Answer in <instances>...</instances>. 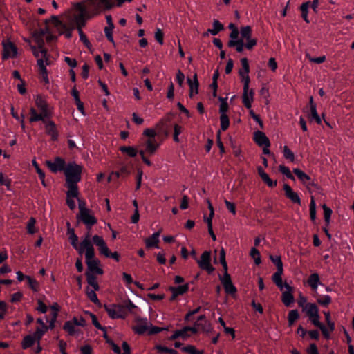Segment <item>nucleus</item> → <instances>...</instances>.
Here are the masks:
<instances>
[{
    "label": "nucleus",
    "instance_id": "nucleus-21",
    "mask_svg": "<svg viewBox=\"0 0 354 354\" xmlns=\"http://www.w3.org/2000/svg\"><path fill=\"white\" fill-rule=\"evenodd\" d=\"M293 173L297 176V178L301 181V183L305 185L307 189H309L308 183L311 180L310 177L304 173L303 171L298 168H295L293 169Z\"/></svg>",
    "mask_w": 354,
    "mask_h": 354
},
{
    "label": "nucleus",
    "instance_id": "nucleus-32",
    "mask_svg": "<svg viewBox=\"0 0 354 354\" xmlns=\"http://www.w3.org/2000/svg\"><path fill=\"white\" fill-rule=\"evenodd\" d=\"M213 29H208L207 32H210L212 35H217L220 31L224 29L223 25L217 19L213 21Z\"/></svg>",
    "mask_w": 354,
    "mask_h": 354
},
{
    "label": "nucleus",
    "instance_id": "nucleus-41",
    "mask_svg": "<svg viewBox=\"0 0 354 354\" xmlns=\"http://www.w3.org/2000/svg\"><path fill=\"white\" fill-rule=\"evenodd\" d=\"M322 208L324 210V221L326 224V226H328L330 223V216L332 214V210L330 208L326 206V205L324 204L322 205Z\"/></svg>",
    "mask_w": 354,
    "mask_h": 354
},
{
    "label": "nucleus",
    "instance_id": "nucleus-29",
    "mask_svg": "<svg viewBox=\"0 0 354 354\" xmlns=\"http://www.w3.org/2000/svg\"><path fill=\"white\" fill-rule=\"evenodd\" d=\"M86 276L87 283L90 286H91L94 288L95 290H96V291L99 290L100 286L96 281V277L90 272H86Z\"/></svg>",
    "mask_w": 354,
    "mask_h": 354
},
{
    "label": "nucleus",
    "instance_id": "nucleus-4",
    "mask_svg": "<svg viewBox=\"0 0 354 354\" xmlns=\"http://www.w3.org/2000/svg\"><path fill=\"white\" fill-rule=\"evenodd\" d=\"M104 308L109 316L112 319H125L127 316V307L124 305H104Z\"/></svg>",
    "mask_w": 354,
    "mask_h": 354
},
{
    "label": "nucleus",
    "instance_id": "nucleus-1",
    "mask_svg": "<svg viewBox=\"0 0 354 354\" xmlns=\"http://www.w3.org/2000/svg\"><path fill=\"white\" fill-rule=\"evenodd\" d=\"M35 104L40 113H38L35 108L31 107L30 109V118L29 119L30 122L49 119L51 118L53 115V108L50 106L41 96H37Z\"/></svg>",
    "mask_w": 354,
    "mask_h": 354
},
{
    "label": "nucleus",
    "instance_id": "nucleus-49",
    "mask_svg": "<svg viewBox=\"0 0 354 354\" xmlns=\"http://www.w3.org/2000/svg\"><path fill=\"white\" fill-rule=\"evenodd\" d=\"M32 165L35 167V169L39 175V177L40 180H41L42 185L44 186H46L44 172L39 168L38 164L37 163V162L35 160L32 161Z\"/></svg>",
    "mask_w": 354,
    "mask_h": 354
},
{
    "label": "nucleus",
    "instance_id": "nucleus-46",
    "mask_svg": "<svg viewBox=\"0 0 354 354\" xmlns=\"http://www.w3.org/2000/svg\"><path fill=\"white\" fill-rule=\"evenodd\" d=\"M182 351L189 354H203V351H199L194 346L188 345L182 348Z\"/></svg>",
    "mask_w": 354,
    "mask_h": 354
},
{
    "label": "nucleus",
    "instance_id": "nucleus-12",
    "mask_svg": "<svg viewBox=\"0 0 354 354\" xmlns=\"http://www.w3.org/2000/svg\"><path fill=\"white\" fill-rule=\"evenodd\" d=\"M46 165L53 172L64 171L66 167L64 160L59 157L55 158L53 162L49 160L46 161Z\"/></svg>",
    "mask_w": 354,
    "mask_h": 354
},
{
    "label": "nucleus",
    "instance_id": "nucleus-23",
    "mask_svg": "<svg viewBox=\"0 0 354 354\" xmlns=\"http://www.w3.org/2000/svg\"><path fill=\"white\" fill-rule=\"evenodd\" d=\"M303 311L306 312V315L310 317L315 316L316 314L319 313V309L315 304L308 303L305 306Z\"/></svg>",
    "mask_w": 354,
    "mask_h": 354
},
{
    "label": "nucleus",
    "instance_id": "nucleus-36",
    "mask_svg": "<svg viewBox=\"0 0 354 354\" xmlns=\"http://www.w3.org/2000/svg\"><path fill=\"white\" fill-rule=\"evenodd\" d=\"M75 8H76L77 10H78L80 11L79 14L87 15V18L88 19L92 18V17H89L90 12H89L88 9V0H86L85 1V5H82L80 3H77L76 4V6H75Z\"/></svg>",
    "mask_w": 354,
    "mask_h": 354
},
{
    "label": "nucleus",
    "instance_id": "nucleus-27",
    "mask_svg": "<svg viewBox=\"0 0 354 354\" xmlns=\"http://www.w3.org/2000/svg\"><path fill=\"white\" fill-rule=\"evenodd\" d=\"M283 268L277 269V271L272 276V281L274 283L282 290L284 285L282 283L281 275L283 274Z\"/></svg>",
    "mask_w": 354,
    "mask_h": 354
},
{
    "label": "nucleus",
    "instance_id": "nucleus-47",
    "mask_svg": "<svg viewBox=\"0 0 354 354\" xmlns=\"http://www.w3.org/2000/svg\"><path fill=\"white\" fill-rule=\"evenodd\" d=\"M283 156L286 159L289 160L291 162L295 161V155L293 152L288 148V146L283 147Z\"/></svg>",
    "mask_w": 354,
    "mask_h": 354
},
{
    "label": "nucleus",
    "instance_id": "nucleus-3",
    "mask_svg": "<svg viewBox=\"0 0 354 354\" xmlns=\"http://www.w3.org/2000/svg\"><path fill=\"white\" fill-rule=\"evenodd\" d=\"M242 77V80L244 82L243 84V103L244 106L247 109H250L252 102L254 100V92L253 89H250L249 91V84H250V77L248 75H245L243 76H241Z\"/></svg>",
    "mask_w": 354,
    "mask_h": 354
},
{
    "label": "nucleus",
    "instance_id": "nucleus-11",
    "mask_svg": "<svg viewBox=\"0 0 354 354\" xmlns=\"http://www.w3.org/2000/svg\"><path fill=\"white\" fill-rule=\"evenodd\" d=\"M219 279L221 281L226 293L232 295L236 292V288L233 285L231 280V277L228 273L223 274V277L220 275Z\"/></svg>",
    "mask_w": 354,
    "mask_h": 354
},
{
    "label": "nucleus",
    "instance_id": "nucleus-26",
    "mask_svg": "<svg viewBox=\"0 0 354 354\" xmlns=\"http://www.w3.org/2000/svg\"><path fill=\"white\" fill-rule=\"evenodd\" d=\"M227 46L230 48L236 47V51L239 53H241L243 51L245 44L243 39H240L238 40H230L227 43Z\"/></svg>",
    "mask_w": 354,
    "mask_h": 354
},
{
    "label": "nucleus",
    "instance_id": "nucleus-38",
    "mask_svg": "<svg viewBox=\"0 0 354 354\" xmlns=\"http://www.w3.org/2000/svg\"><path fill=\"white\" fill-rule=\"evenodd\" d=\"M120 150L122 153H127L130 157H135L138 153L137 150L133 147L122 146Z\"/></svg>",
    "mask_w": 354,
    "mask_h": 354
},
{
    "label": "nucleus",
    "instance_id": "nucleus-42",
    "mask_svg": "<svg viewBox=\"0 0 354 354\" xmlns=\"http://www.w3.org/2000/svg\"><path fill=\"white\" fill-rule=\"evenodd\" d=\"M64 330L67 331L70 335H73L75 333V324L73 321H67L64 323L63 326Z\"/></svg>",
    "mask_w": 354,
    "mask_h": 354
},
{
    "label": "nucleus",
    "instance_id": "nucleus-53",
    "mask_svg": "<svg viewBox=\"0 0 354 354\" xmlns=\"http://www.w3.org/2000/svg\"><path fill=\"white\" fill-rule=\"evenodd\" d=\"M86 313L88 315H89V316L91 317V319H92V323L97 328V329H100L102 331H105V327L102 326L100 323L99 322L97 321V317L93 314L92 313H88V312H86Z\"/></svg>",
    "mask_w": 354,
    "mask_h": 354
},
{
    "label": "nucleus",
    "instance_id": "nucleus-14",
    "mask_svg": "<svg viewBox=\"0 0 354 354\" xmlns=\"http://www.w3.org/2000/svg\"><path fill=\"white\" fill-rule=\"evenodd\" d=\"M254 140L259 147H270V142L266 133L261 131H257L254 133Z\"/></svg>",
    "mask_w": 354,
    "mask_h": 354
},
{
    "label": "nucleus",
    "instance_id": "nucleus-55",
    "mask_svg": "<svg viewBox=\"0 0 354 354\" xmlns=\"http://www.w3.org/2000/svg\"><path fill=\"white\" fill-rule=\"evenodd\" d=\"M195 326L201 327L204 332H209L211 330V324L207 320H205L203 322H196Z\"/></svg>",
    "mask_w": 354,
    "mask_h": 354
},
{
    "label": "nucleus",
    "instance_id": "nucleus-31",
    "mask_svg": "<svg viewBox=\"0 0 354 354\" xmlns=\"http://www.w3.org/2000/svg\"><path fill=\"white\" fill-rule=\"evenodd\" d=\"M168 125L164 123V120H160L156 125V130L158 134L164 133L166 136H168Z\"/></svg>",
    "mask_w": 354,
    "mask_h": 354
},
{
    "label": "nucleus",
    "instance_id": "nucleus-62",
    "mask_svg": "<svg viewBox=\"0 0 354 354\" xmlns=\"http://www.w3.org/2000/svg\"><path fill=\"white\" fill-rule=\"evenodd\" d=\"M164 34L161 29L157 28L155 32V39L160 44H163Z\"/></svg>",
    "mask_w": 354,
    "mask_h": 354
},
{
    "label": "nucleus",
    "instance_id": "nucleus-24",
    "mask_svg": "<svg viewBox=\"0 0 354 354\" xmlns=\"http://www.w3.org/2000/svg\"><path fill=\"white\" fill-rule=\"evenodd\" d=\"M88 19L87 15L77 14L74 16V21L77 26V29H82L86 24V20Z\"/></svg>",
    "mask_w": 354,
    "mask_h": 354
},
{
    "label": "nucleus",
    "instance_id": "nucleus-17",
    "mask_svg": "<svg viewBox=\"0 0 354 354\" xmlns=\"http://www.w3.org/2000/svg\"><path fill=\"white\" fill-rule=\"evenodd\" d=\"M283 190L285 192V196L290 199L292 203L300 205L301 200L297 194V193L295 192L291 187L288 184L283 185Z\"/></svg>",
    "mask_w": 354,
    "mask_h": 354
},
{
    "label": "nucleus",
    "instance_id": "nucleus-52",
    "mask_svg": "<svg viewBox=\"0 0 354 354\" xmlns=\"http://www.w3.org/2000/svg\"><path fill=\"white\" fill-rule=\"evenodd\" d=\"M78 33L80 35V39L84 43V44L88 48L91 49L92 47L91 44L88 40L86 35L83 32L82 30L79 28Z\"/></svg>",
    "mask_w": 354,
    "mask_h": 354
},
{
    "label": "nucleus",
    "instance_id": "nucleus-56",
    "mask_svg": "<svg viewBox=\"0 0 354 354\" xmlns=\"http://www.w3.org/2000/svg\"><path fill=\"white\" fill-rule=\"evenodd\" d=\"M310 115L309 116V118L310 120H315L317 124H321L322 120L317 112V107L310 108Z\"/></svg>",
    "mask_w": 354,
    "mask_h": 354
},
{
    "label": "nucleus",
    "instance_id": "nucleus-10",
    "mask_svg": "<svg viewBox=\"0 0 354 354\" xmlns=\"http://www.w3.org/2000/svg\"><path fill=\"white\" fill-rule=\"evenodd\" d=\"M93 243L98 247V250L100 253L102 255L105 256L106 257H109V254L110 253V250L109 248L106 245V243H105L104 240L102 236H100L98 235H95L93 236Z\"/></svg>",
    "mask_w": 354,
    "mask_h": 354
},
{
    "label": "nucleus",
    "instance_id": "nucleus-37",
    "mask_svg": "<svg viewBox=\"0 0 354 354\" xmlns=\"http://www.w3.org/2000/svg\"><path fill=\"white\" fill-rule=\"evenodd\" d=\"M299 317L297 310H291L288 313V326H291L294 324L295 322Z\"/></svg>",
    "mask_w": 354,
    "mask_h": 354
},
{
    "label": "nucleus",
    "instance_id": "nucleus-7",
    "mask_svg": "<svg viewBox=\"0 0 354 354\" xmlns=\"http://www.w3.org/2000/svg\"><path fill=\"white\" fill-rule=\"evenodd\" d=\"M77 218L86 225L87 230H91L92 226L95 225L97 222V218L91 214V209L78 214Z\"/></svg>",
    "mask_w": 354,
    "mask_h": 354
},
{
    "label": "nucleus",
    "instance_id": "nucleus-16",
    "mask_svg": "<svg viewBox=\"0 0 354 354\" xmlns=\"http://www.w3.org/2000/svg\"><path fill=\"white\" fill-rule=\"evenodd\" d=\"M79 253L82 255L85 251V259H92L95 257V250L93 245L91 246H83L82 241L80 245H77V248H74Z\"/></svg>",
    "mask_w": 354,
    "mask_h": 354
},
{
    "label": "nucleus",
    "instance_id": "nucleus-13",
    "mask_svg": "<svg viewBox=\"0 0 354 354\" xmlns=\"http://www.w3.org/2000/svg\"><path fill=\"white\" fill-rule=\"evenodd\" d=\"M168 290L171 292L172 295L169 299V301H174L177 297L179 295H183L186 293L189 290V284L186 283L183 286H179L178 287L169 286Z\"/></svg>",
    "mask_w": 354,
    "mask_h": 354
},
{
    "label": "nucleus",
    "instance_id": "nucleus-18",
    "mask_svg": "<svg viewBox=\"0 0 354 354\" xmlns=\"http://www.w3.org/2000/svg\"><path fill=\"white\" fill-rule=\"evenodd\" d=\"M86 263L90 271L98 274H103V270L99 268L100 261L97 259H95V257L92 259H86Z\"/></svg>",
    "mask_w": 354,
    "mask_h": 354
},
{
    "label": "nucleus",
    "instance_id": "nucleus-20",
    "mask_svg": "<svg viewBox=\"0 0 354 354\" xmlns=\"http://www.w3.org/2000/svg\"><path fill=\"white\" fill-rule=\"evenodd\" d=\"M187 83L189 86V97H192L194 93L196 94L198 93L199 82L197 75H194L193 81L190 78H187Z\"/></svg>",
    "mask_w": 354,
    "mask_h": 354
},
{
    "label": "nucleus",
    "instance_id": "nucleus-63",
    "mask_svg": "<svg viewBox=\"0 0 354 354\" xmlns=\"http://www.w3.org/2000/svg\"><path fill=\"white\" fill-rule=\"evenodd\" d=\"M48 26H45L44 28H40L37 30H35L33 34H32V36H37V37H43L46 34L48 33Z\"/></svg>",
    "mask_w": 354,
    "mask_h": 354
},
{
    "label": "nucleus",
    "instance_id": "nucleus-43",
    "mask_svg": "<svg viewBox=\"0 0 354 354\" xmlns=\"http://www.w3.org/2000/svg\"><path fill=\"white\" fill-rule=\"evenodd\" d=\"M310 217L313 221L316 219V205L313 196H311L310 203Z\"/></svg>",
    "mask_w": 354,
    "mask_h": 354
},
{
    "label": "nucleus",
    "instance_id": "nucleus-51",
    "mask_svg": "<svg viewBox=\"0 0 354 354\" xmlns=\"http://www.w3.org/2000/svg\"><path fill=\"white\" fill-rule=\"evenodd\" d=\"M279 170L281 173H282L283 174H284L287 178L291 179V180H295V178L294 176H292V173L290 172V169L288 167L283 165H279Z\"/></svg>",
    "mask_w": 354,
    "mask_h": 354
},
{
    "label": "nucleus",
    "instance_id": "nucleus-8",
    "mask_svg": "<svg viewBox=\"0 0 354 354\" xmlns=\"http://www.w3.org/2000/svg\"><path fill=\"white\" fill-rule=\"evenodd\" d=\"M3 53H2V59H8L9 57H16L17 54V48L16 46L11 41L7 40L6 41H3Z\"/></svg>",
    "mask_w": 354,
    "mask_h": 354
},
{
    "label": "nucleus",
    "instance_id": "nucleus-54",
    "mask_svg": "<svg viewBox=\"0 0 354 354\" xmlns=\"http://www.w3.org/2000/svg\"><path fill=\"white\" fill-rule=\"evenodd\" d=\"M270 259L274 264H275L277 269L283 268V263L280 256L270 255Z\"/></svg>",
    "mask_w": 354,
    "mask_h": 354
},
{
    "label": "nucleus",
    "instance_id": "nucleus-30",
    "mask_svg": "<svg viewBox=\"0 0 354 354\" xmlns=\"http://www.w3.org/2000/svg\"><path fill=\"white\" fill-rule=\"evenodd\" d=\"M35 342V337L32 335H28L24 337L21 342V347L23 349H26L31 347Z\"/></svg>",
    "mask_w": 354,
    "mask_h": 354
},
{
    "label": "nucleus",
    "instance_id": "nucleus-34",
    "mask_svg": "<svg viewBox=\"0 0 354 354\" xmlns=\"http://www.w3.org/2000/svg\"><path fill=\"white\" fill-rule=\"evenodd\" d=\"M35 39V42L37 43L38 48L41 49V55L42 57H45L47 55V50L44 48V41L43 37L32 36Z\"/></svg>",
    "mask_w": 354,
    "mask_h": 354
},
{
    "label": "nucleus",
    "instance_id": "nucleus-50",
    "mask_svg": "<svg viewBox=\"0 0 354 354\" xmlns=\"http://www.w3.org/2000/svg\"><path fill=\"white\" fill-rule=\"evenodd\" d=\"M95 290H87V292H86L87 297L92 302H93L94 304H95L98 306H100L101 304H100L99 299H97V295L95 292Z\"/></svg>",
    "mask_w": 354,
    "mask_h": 354
},
{
    "label": "nucleus",
    "instance_id": "nucleus-19",
    "mask_svg": "<svg viewBox=\"0 0 354 354\" xmlns=\"http://www.w3.org/2000/svg\"><path fill=\"white\" fill-rule=\"evenodd\" d=\"M160 231L155 232L151 236L147 238L145 241L146 248H151L153 247L158 248Z\"/></svg>",
    "mask_w": 354,
    "mask_h": 354
},
{
    "label": "nucleus",
    "instance_id": "nucleus-40",
    "mask_svg": "<svg viewBox=\"0 0 354 354\" xmlns=\"http://www.w3.org/2000/svg\"><path fill=\"white\" fill-rule=\"evenodd\" d=\"M310 3V1H306L304 3H302L300 7V10L301 12V17L306 23H309V20L308 18V8L309 7Z\"/></svg>",
    "mask_w": 354,
    "mask_h": 354
},
{
    "label": "nucleus",
    "instance_id": "nucleus-15",
    "mask_svg": "<svg viewBox=\"0 0 354 354\" xmlns=\"http://www.w3.org/2000/svg\"><path fill=\"white\" fill-rule=\"evenodd\" d=\"M284 287L286 290L282 293L281 301L286 306L288 307L294 301V297L292 294V287L287 283H284Z\"/></svg>",
    "mask_w": 354,
    "mask_h": 354
},
{
    "label": "nucleus",
    "instance_id": "nucleus-64",
    "mask_svg": "<svg viewBox=\"0 0 354 354\" xmlns=\"http://www.w3.org/2000/svg\"><path fill=\"white\" fill-rule=\"evenodd\" d=\"M46 330H45L44 328L41 329L39 328H37L32 335V336L35 337V341L37 340V342H39V340L41 339L42 336L45 333Z\"/></svg>",
    "mask_w": 354,
    "mask_h": 354
},
{
    "label": "nucleus",
    "instance_id": "nucleus-35",
    "mask_svg": "<svg viewBox=\"0 0 354 354\" xmlns=\"http://www.w3.org/2000/svg\"><path fill=\"white\" fill-rule=\"evenodd\" d=\"M240 32L241 35V39H243V41L252 37V28L250 26L241 27Z\"/></svg>",
    "mask_w": 354,
    "mask_h": 354
},
{
    "label": "nucleus",
    "instance_id": "nucleus-60",
    "mask_svg": "<svg viewBox=\"0 0 354 354\" xmlns=\"http://www.w3.org/2000/svg\"><path fill=\"white\" fill-rule=\"evenodd\" d=\"M317 302L324 306H326L331 303V297L328 295H326L323 297H318Z\"/></svg>",
    "mask_w": 354,
    "mask_h": 354
},
{
    "label": "nucleus",
    "instance_id": "nucleus-6",
    "mask_svg": "<svg viewBox=\"0 0 354 354\" xmlns=\"http://www.w3.org/2000/svg\"><path fill=\"white\" fill-rule=\"evenodd\" d=\"M135 322L136 324L132 327V329L138 335L146 333L152 325L147 318H142L138 316L136 317Z\"/></svg>",
    "mask_w": 354,
    "mask_h": 354
},
{
    "label": "nucleus",
    "instance_id": "nucleus-39",
    "mask_svg": "<svg viewBox=\"0 0 354 354\" xmlns=\"http://www.w3.org/2000/svg\"><path fill=\"white\" fill-rule=\"evenodd\" d=\"M220 121L221 130L223 131H226L230 125V120L227 114H221Z\"/></svg>",
    "mask_w": 354,
    "mask_h": 354
},
{
    "label": "nucleus",
    "instance_id": "nucleus-59",
    "mask_svg": "<svg viewBox=\"0 0 354 354\" xmlns=\"http://www.w3.org/2000/svg\"><path fill=\"white\" fill-rule=\"evenodd\" d=\"M26 279H27L30 287L33 291L37 292L39 290V283L35 279H32L30 277H26Z\"/></svg>",
    "mask_w": 354,
    "mask_h": 354
},
{
    "label": "nucleus",
    "instance_id": "nucleus-58",
    "mask_svg": "<svg viewBox=\"0 0 354 354\" xmlns=\"http://www.w3.org/2000/svg\"><path fill=\"white\" fill-rule=\"evenodd\" d=\"M189 335L187 334L186 331L184 330V328L182 330H176L175 333L170 337L171 340H174L179 337H187Z\"/></svg>",
    "mask_w": 354,
    "mask_h": 354
},
{
    "label": "nucleus",
    "instance_id": "nucleus-22",
    "mask_svg": "<svg viewBox=\"0 0 354 354\" xmlns=\"http://www.w3.org/2000/svg\"><path fill=\"white\" fill-rule=\"evenodd\" d=\"M158 147L159 144L155 139L149 138L146 141V151L150 155L154 154Z\"/></svg>",
    "mask_w": 354,
    "mask_h": 354
},
{
    "label": "nucleus",
    "instance_id": "nucleus-48",
    "mask_svg": "<svg viewBox=\"0 0 354 354\" xmlns=\"http://www.w3.org/2000/svg\"><path fill=\"white\" fill-rule=\"evenodd\" d=\"M250 256L254 259L257 265H259L261 262L260 252L255 248H252L250 251Z\"/></svg>",
    "mask_w": 354,
    "mask_h": 354
},
{
    "label": "nucleus",
    "instance_id": "nucleus-28",
    "mask_svg": "<svg viewBox=\"0 0 354 354\" xmlns=\"http://www.w3.org/2000/svg\"><path fill=\"white\" fill-rule=\"evenodd\" d=\"M319 282V277L317 273H313L310 274L308 279V285L312 288L313 290H315L317 288Z\"/></svg>",
    "mask_w": 354,
    "mask_h": 354
},
{
    "label": "nucleus",
    "instance_id": "nucleus-33",
    "mask_svg": "<svg viewBox=\"0 0 354 354\" xmlns=\"http://www.w3.org/2000/svg\"><path fill=\"white\" fill-rule=\"evenodd\" d=\"M241 63L242 66V68L239 70V74L240 76H243L245 75H248L250 72V66L248 64V59L246 57H243L241 59Z\"/></svg>",
    "mask_w": 354,
    "mask_h": 354
},
{
    "label": "nucleus",
    "instance_id": "nucleus-9",
    "mask_svg": "<svg viewBox=\"0 0 354 354\" xmlns=\"http://www.w3.org/2000/svg\"><path fill=\"white\" fill-rule=\"evenodd\" d=\"M45 124V132L47 135L51 137L53 140H57L59 136V133L57 129L55 123L49 119H45L41 120Z\"/></svg>",
    "mask_w": 354,
    "mask_h": 354
},
{
    "label": "nucleus",
    "instance_id": "nucleus-44",
    "mask_svg": "<svg viewBox=\"0 0 354 354\" xmlns=\"http://www.w3.org/2000/svg\"><path fill=\"white\" fill-rule=\"evenodd\" d=\"M36 223V219L33 217L30 218L28 223H27V231L29 234H33L37 232V230L35 227Z\"/></svg>",
    "mask_w": 354,
    "mask_h": 354
},
{
    "label": "nucleus",
    "instance_id": "nucleus-2",
    "mask_svg": "<svg viewBox=\"0 0 354 354\" xmlns=\"http://www.w3.org/2000/svg\"><path fill=\"white\" fill-rule=\"evenodd\" d=\"M82 167L75 162H69L66 165L64 174L66 183H77L81 180Z\"/></svg>",
    "mask_w": 354,
    "mask_h": 354
},
{
    "label": "nucleus",
    "instance_id": "nucleus-57",
    "mask_svg": "<svg viewBox=\"0 0 354 354\" xmlns=\"http://www.w3.org/2000/svg\"><path fill=\"white\" fill-rule=\"evenodd\" d=\"M218 99L221 102L219 108V111L221 114H226L225 113L228 110V104L227 102V98H223L220 97Z\"/></svg>",
    "mask_w": 354,
    "mask_h": 354
},
{
    "label": "nucleus",
    "instance_id": "nucleus-61",
    "mask_svg": "<svg viewBox=\"0 0 354 354\" xmlns=\"http://www.w3.org/2000/svg\"><path fill=\"white\" fill-rule=\"evenodd\" d=\"M261 178L270 187H274L277 185V180L273 181L271 180L268 174L264 175Z\"/></svg>",
    "mask_w": 354,
    "mask_h": 354
},
{
    "label": "nucleus",
    "instance_id": "nucleus-45",
    "mask_svg": "<svg viewBox=\"0 0 354 354\" xmlns=\"http://www.w3.org/2000/svg\"><path fill=\"white\" fill-rule=\"evenodd\" d=\"M61 28L62 30L60 33L64 34L66 38L69 39L72 37V30L75 28V26L73 25L71 28H68L66 24H63Z\"/></svg>",
    "mask_w": 354,
    "mask_h": 354
},
{
    "label": "nucleus",
    "instance_id": "nucleus-5",
    "mask_svg": "<svg viewBox=\"0 0 354 354\" xmlns=\"http://www.w3.org/2000/svg\"><path fill=\"white\" fill-rule=\"evenodd\" d=\"M197 263L201 270H205L208 274L214 271V268L211 265V252L205 251L202 253L200 259H196Z\"/></svg>",
    "mask_w": 354,
    "mask_h": 354
},
{
    "label": "nucleus",
    "instance_id": "nucleus-25",
    "mask_svg": "<svg viewBox=\"0 0 354 354\" xmlns=\"http://www.w3.org/2000/svg\"><path fill=\"white\" fill-rule=\"evenodd\" d=\"M68 190L66 192V196L71 198H78V187L77 183H66Z\"/></svg>",
    "mask_w": 354,
    "mask_h": 354
}]
</instances>
